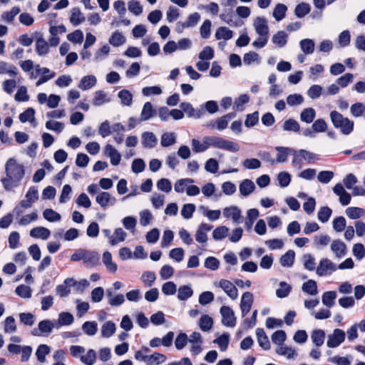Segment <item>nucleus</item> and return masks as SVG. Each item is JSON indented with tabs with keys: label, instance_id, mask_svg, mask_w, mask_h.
<instances>
[{
	"label": "nucleus",
	"instance_id": "2eb2a0df",
	"mask_svg": "<svg viewBox=\"0 0 365 365\" xmlns=\"http://www.w3.org/2000/svg\"><path fill=\"white\" fill-rule=\"evenodd\" d=\"M104 154L110 158L112 165H118L121 160V155L118 150L110 144H107L104 148Z\"/></svg>",
	"mask_w": 365,
	"mask_h": 365
},
{
	"label": "nucleus",
	"instance_id": "6e6d98bb",
	"mask_svg": "<svg viewBox=\"0 0 365 365\" xmlns=\"http://www.w3.org/2000/svg\"><path fill=\"white\" fill-rule=\"evenodd\" d=\"M213 324V320L211 317L207 314L201 316L199 321V326L202 331H208L211 329Z\"/></svg>",
	"mask_w": 365,
	"mask_h": 365
},
{
	"label": "nucleus",
	"instance_id": "20e7f679",
	"mask_svg": "<svg viewBox=\"0 0 365 365\" xmlns=\"http://www.w3.org/2000/svg\"><path fill=\"white\" fill-rule=\"evenodd\" d=\"M71 260L73 262L82 260L86 266L94 267L98 264L99 255L94 251L78 249L71 256Z\"/></svg>",
	"mask_w": 365,
	"mask_h": 365
},
{
	"label": "nucleus",
	"instance_id": "58836bf2",
	"mask_svg": "<svg viewBox=\"0 0 365 365\" xmlns=\"http://www.w3.org/2000/svg\"><path fill=\"white\" fill-rule=\"evenodd\" d=\"M155 114V111L153 108L151 103L147 102L144 104L141 113H140V120L145 121L150 119Z\"/></svg>",
	"mask_w": 365,
	"mask_h": 365
},
{
	"label": "nucleus",
	"instance_id": "473e14b6",
	"mask_svg": "<svg viewBox=\"0 0 365 365\" xmlns=\"http://www.w3.org/2000/svg\"><path fill=\"white\" fill-rule=\"evenodd\" d=\"M276 150L277 151V163H283L287 160L289 155L294 156V150L289 148L277 147Z\"/></svg>",
	"mask_w": 365,
	"mask_h": 365
},
{
	"label": "nucleus",
	"instance_id": "603ef678",
	"mask_svg": "<svg viewBox=\"0 0 365 365\" xmlns=\"http://www.w3.org/2000/svg\"><path fill=\"white\" fill-rule=\"evenodd\" d=\"M230 230L225 225L216 227L212 232V237L218 241L225 239L227 235Z\"/></svg>",
	"mask_w": 365,
	"mask_h": 365
},
{
	"label": "nucleus",
	"instance_id": "bf43d9fd",
	"mask_svg": "<svg viewBox=\"0 0 365 365\" xmlns=\"http://www.w3.org/2000/svg\"><path fill=\"white\" fill-rule=\"evenodd\" d=\"M125 41L126 39L125 36L118 31L113 33L112 36L109 38V43L115 47L123 45L125 43Z\"/></svg>",
	"mask_w": 365,
	"mask_h": 365
},
{
	"label": "nucleus",
	"instance_id": "a18cd8bd",
	"mask_svg": "<svg viewBox=\"0 0 365 365\" xmlns=\"http://www.w3.org/2000/svg\"><path fill=\"white\" fill-rule=\"evenodd\" d=\"M0 74H8L11 77L16 76V68L4 61H0Z\"/></svg>",
	"mask_w": 365,
	"mask_h": 365
},
{
	"label": "nucleus",
	"instance_id": "c85d7f7f",
	"mask_svg": "<svg viewBox=\"0 0 365 365\" xmlns=\"http://www.w3.org/2000/svg\"><path fill=\"white\" fill-rule=\"evenodd\" d=\"M102 261L108 271L111 273H115L118 269V265L113 261L112 255L110 252L106 251L103 254Z\"/></svg>",
	"mask_w": 365,
	"mask_h": 365
},
{
	"label": "nucleus",
	"instance_id": "423d86ee",
	"mask_svg": "<svg viewBox=\"0 0 365 365\" xmlns=\"http://www.w3.org/2000/svg\"><path fill=\"white\" fill-rule=\"evenodd\" d=\"M346 337V333L344 331L340 329H335L332 333L328 335L327 346L330 348L338 347L342 344Z\"/></svg>",
	"mask_w": 365,
	"mask_h": 365
},
{
	"label": "nucleus",
	"instance_id": "5701e85b",
	"mask_svg": "<svg viewBox=\"0 0 365 365\" xmlns=\"http://www.w3.org/2000/svg\"><path fill=\"white\" fill-rule=\"evenodd\" d=\"M29 235L31 237L46 240L51 235V231L44 227H36L30 230Z\"/></svg>",
	"mask_w": 365,
	"mask_h": 365
},
{
	"label": "nucleus",
	"instance_id": "ddd939ff",
	"mask_svg": "<svg viewBox=\"0 0 365 365\" xmlns=\"http://www.w3.org/2000/svg\"><path fill=\"white\" fill-rule=\"evenodd\" d=\"M38 199V191L34 187H31L27 191L25 199L22 200L19 205L23 208H29L32 206V205L37 201Z\"/></svg>",
	"mask_w": 365,
	"mask_h": 365
},
{
	"label": "nucleus",
	"instance_id": "b1692460",
	"mask_svg": "<svg viewBox=\"0 0 365 365\" xmlns=\"http://www.w3.org/2000/svg\"><path fill=\"white\" fill-rule=\"evenodd\" d=\"M111 99L108 93L103 91H97L94 93L92 103L94 106H101L110 102Z\"/></svg>",
	"mask_w": 365,
	"mask_h": 365
},
{
	"label": "nucleus",
	"instance_id": "3c124183",
	"mask_svg": "<svg viewBox=\"0 0 365 365\" xmlns=\"http://www.w3.org/2000/svg\"><path fill=\"white\" fill-rule=\"evenodd\" d=\"M302 289L309 295H316L318 293L317 282L313 279L304 282L302 284Z\"/></svg>",
	"mask_w": 365,
	"mask_h": 365
},
{
	"label": "nucleus",
	"instance_id": "39448f33",
	"mask_svg": "<svg viewBox=\"0 0 365 365\" xmlns=\"http://www.w3.org/2000/svg\"><path fill=\"white\" fill-rule=\"evenodd\" d=\"M6 173L7 176L21 181L25 174L24 168L15 159L10 158L6 163Z\"/></svg>",
	"mask_w": 365,
	"mask_h": 365
},
{
	"label": "nucleus",
	"instance_id": "a211bd4d",
	"mask_svg": "<svg viewBox=\"0 0 365 365\" xmlns=\"http://www.w3.org/2000/svg\"><path fill=\"white\" fill-rule=\"evenodd\" d=\"M334 192L339 196L342 205H347L351 202V195L348 193L341 183H337L333 188Z\"/></svg>",
	"mask_w": 365,
	"mask_h": 365
},
{
	"label": "nucleus",
	"instance_id": "052dcab7",
	"mask_svg": "<svg viewBox=\"0 0 365 365\" xmlns=\"http://www.w3.org/2000/svg\"><path fill=\"white\" fill-rule=\"evenodd\" d=\"M118 97L120 99V102L123 106H130L133 103V95L132 93L125 89L120 91Z\"/></svg>",
	"mask_w": 365,
	"mask_h": 365
},
{
	"label": "nucleus",
	"instance_id": "393cba45",
	"mask_svg": "<svg viewBox=\"0 0 365 365\" xmlns=\"http://www.w3.org/2000/svg\"><path fill=\"white\" fill-rule=\"evenodd\" d=\"M288 35L283 31H279L272 35L271 41L277 48H283L287 43Z\"/></svg>",
	"mask_w": 365,
	"mask_h": 365
},
{
	"label": "nucleus",
	"instance_id": "09e8293b",
	"mask_svg": "<svg viewBox=\"0 0 365 365\" xmlns=\"http://www.w3.org/2000/svg\"><path fill=\"white\" fill-rule=\"evenodd\" d=\"M128 11L133 15L138 16L143 14V7L140 1L136 0H130L128 2Z\"/></svg>",
	"mask_w": 365,
	"mask_h": 365
},
{
	"label": "nucleus",
	"instance_id": "c03bdc74",
	"mask_svg": "<svg viewBox=\"0 0 365 365\" xmlns=\"http://www.w3.org/2000/svg\"><path fill=\"white\" fill-rule=\"evenodd\" d=\"M336 298V293L334 291L326 292L322 294V304L327 308H331L334 305V301Z\"/></svg>",
	"mask_w": 365,
	"mask_h": 365
},
{
	"label": "nucleus",
	"instance_id": "f257e3e1",
	"mask_svg": "<svg viewBox=\"0 0 365 365\" xmlns=\"http://www.w3.org/2000/svg\"><path fill=\"white\" fill-rule=\"evenodd\" d=\"M253 28L258 37L252 42V46L257 49L264 48L268 42L269 28L266 18L257 16L252 21Z\"/></svg>",
	"mask_w": 365,
	"mask_h": 365
},
{
	"label": "nucleus",
	"instance_id": "1a4fd4ad",
	"mask_svg": "<svg viewBox=\"0 0 365 365\" xmlns=\"http://www.w3.org/2000/svg\"><path fill=\"white\" fill-rule=\"evenodd\" d=\"M336 270V265L330 259L324 258L320 260L319 265L317 267L316 272L318 276L323 277L331 274Z\"/></svg>",
	"mask_w": 365,
	"mask_h": 365
},
{
	"label": "nucleus",
	"instance_id": "0e129e2a",
	"mask_svg": "<svg viewBox=\"0 0 365 365\" xmlns=\"http://www.w3.org/2000/svg\"><path fill=\"white\" fill-rule=\"evenodd\" d=\"M166 357L160 353H154L151 355H148L145 358V363L148 364H155L158 365L160 364L165 361Z\"/></svg>",
	"mask_w": 365,
	"mask_h": 365
},
{
	"label": "nucleus",
	"instance_id": "f3484780",
	"mask_svg": "<svg viewBox=\"0 0 365 365\" xmlns=\"http://www.w3.org/2000/svg\"><path fill=\"white\" fill-rule=\"evenodd\" d=\"M253 302L254 297L251 292H246L242 294L240 302V309L242 317H245L250 311Z\"/></svg>",
	"mask_w": 365,
	"mask_h": 365
},
{
	"label": "nucleus",
	"instance_id": "aec40b11",
	"mask_svg": "<svg viewBox=\"0 0 365 365\" xmlns=\"http://www.w3.org/2000/svg\"><path fill=\"white\" fill-rule=\"evenodd\" d=\"M255 190V185L250 179L243 180L239 185V191L242 196L247 197Z\"/></svg>",
	"mask_w": 365,
	"mask_h": 365
},
{
	"label": "nucleus",
	"instance_id": "412c9836",
	"mask_svg": "<svg viewBox=\"0 0 365 365\" xmlns=\"http://www.w3.org/2000/svg\"><path fill=\"white\" fill-rule=\"evenodd\" d=\"M141 143L145 148H153L158 143V138L152 132H144L141 135Z\"/></svg>",
	"mask_w": 365,
	"mask_h": 365
},
{
	"label": "nucleus",
	"instance_id": "4468645a",
	"mask_svg": "<svg viewBox=\"0 0 365 365\" xmlns=\"http://www.w3.org/2000/svg\"><path fill=\"white\" fill-rule=\"evenodd\" d=\"M96 202L101 207L106 209L115 205L116 200L108 192H101L96 197Z\"/></svg>",
	"mask_w": 365,
	"mask_h": 365
},
{
	"label": "nucleus",
	"instance_id": "dca6fc26",
	"mask_svg": "<svg viewBox=\"0 0 365 365\" xmlns=\"http://www.w3.org/2000/svg\"><path fill=\"white\" fill-rule=\"evenodd\" d=\"M212 225L207 223L200 224L196 230L195 240L201 244H205L208 240L207 233L212 230Z\"/></svg>",
	"mask_w": 365,
	"mask_h": 365
},
{
	"label": "nucleus",
	"instance_id": "c9c22d12",
	"mask_svg": "<svg viewBox=\"0 0 365 365\" xmlns=\"http://www.w3.org/2000/svg\"><path fill=\"white\" fill-rule=\"evenodd\" d=\"M19 120L21 123L29 122L34 127L36 125L35 119V110L32 108H27L24 113L19 115Z\"/></svg>",
	"mask_w": 365,
	"mask_h": 365
},
{
	"label": "nucleus",
	"instance_id": "2f4dec72",
	"mask_svg": "<svg viewBox=\"0 0 365 365\" xmlns=\"http://www.w3.org/2000/svg\"><path fill=\"white\" fill-rule=\"evenodd\" d=\"M255 332L259 345L261 347H262L264 350L269 349L270 343L264 329L261 328H257Z\"/></svg>",
	"mask_w": 365,
	"mask_h": 365
},
{
	"label": "nucleus",
	"instance_id": "6e6552de",
	"mask_svg": "<svg viewBox=\"0 0 365 365\" xmlns=\"http://www.w3.org/2000/svg\"><path fill=\"white\" fill-rule=\"evenodd\" d=\"M215 285L221 288L231 299H236L238 297V290L232 282L227 279H221Z\"/></svg>",
	"mask_w": 365,
	"mask_h": 365
},
{
	"label": "nucleus",
	"instance_id": "7ed1b4c3",
	"mask_svg": "<svg viewBox=\"0 0 365 365\" xmlns=\"http://www.w3.org/2000/svg\"><path fill=\"white\" fill-rule=\"evenodd\" d=\"M330 118L334 128L339 129L344 135H349L354 130V121L344 117L339 112L334 110L330 113Z\"/></svg>",
	"mask_w": 365,
	"mask_h": 365
},
{
	"label": "nucleus",
	"instance_id": "bb28decb",
	"mask_svg": "<svg viewBox=\"0 0 365 365\" xmlns=\"http://www.w3.org/2000/svg\"><path fill=\"white\" fill-rule=\"evenodd\" d=\"M180 107L188 118L198 119L202 115V110H195L190 103H182Z\"/></svg>",
	"mask_w": 365,
	"mask_h": 365
},
{
	"label": "nucleus",
	"instance_id": "4d7b16f0",
	"mask_svg": "<svg viewBox=\"0 0 365 365\" xmlns=\"http://www.w3.org/2000/svg\"><path fill=\"white\" fill-rule=\"evenodd\" d=\"M316 116V112L312 108H307L304 109L300 114V120L307 123H310L313 121Z\"/></svg>",
	"mask_w": 365,
	"mask_h": 365
},
{
	"label": "nucleus",
	"instance_id": "680f3d73",
	"mask_svg": "<svg viewBox=\"0 0 365 365\" xmlns=\"http://www.w3.org/2000/svg\"><path fill=\"white\" fill-rule=\"evenodd\" d=\"M43 217L51 222H58L61 220V216L59 213L49 208L46 209L43 212Z\"/></svg>",
	"mask_w": 365,
	"mask_h": 365
},
{
	"label": "nucleus",
	"instance_id": "7c9ffc66",
	"mask_svg": "<svg viewBox=\"0 0 365 365\" xmlns=\"http://www.w3.org/2000/svg\"><path fill=\"white\" fill-rule=\"evenodd\" d=\"M126 237L127 233L123 230V229L121 227H118L114 230L112 237H110V240L109 241V243L112 246L116 245L119 242H124L125 240Z\"/></svg>",
	"mask_w": 365,
	"mask_h": 365
},
{
	"label": "nucleus",
	"instance_id": "5fc2aeb1",
	"mask_svg": "<svg viewBox=\"0 0 365 365\" xmlns=\"http://www.w3.org/2000/svg\"><path fill=\"white\" fill-rule=\"evenodd\" d=\"M259 215L258 210L252 208L247 212V221L245 223V227L247 230L251 229L254 222L257 219Z\"/></svg>",
	"mask_w": 365,
	"mask_h": 365
},
{
	"label": "nucleus",
	"instance_id": "c756f323",
	"mask_svg": "<svg viewBox=\"0 0 365 365\" xmlns=\"http://www.w3.org/2000/svg\"><path fill=\"white\" fill-rule=\"evenodd\" d=\"M287 6L284 4H277L272 11V16L276 21H281L283 20L287 11Z\"/></svg>",
	"mask_w": 365,
	"mask_h": 365
},
{
	"label": "nucleus",
	"instance_id": "9d476101",
	"mask_svg": "<svg viewBox=\"0 0 365 365\" xmlns=\"http://www.w3.org/2000/svg\"><path fill=\"white\" fill-rule=\"evenodd\" d=\"M223 215L227 219H231L234 224L238 225L242 222L241 210L235 205L226 207L222 210Z\"/></svg>",
	"mask_w": 365,
	"mask_h": 365
},
{
	"label": "nucleus",
	"instance_id": "13d9d810",
	"mask_svg": "<svg viewBox=\"0 0 365 365\" xmlns=\"http://www.w3.org/2000/svg\"><path fill=\"white\" fill-rule=\"evenodd\" d=\"M176 142V136L174 133H165L160 138V144L163 147H169Z\"/></svg>",
	"mask_w": 365,
	"mask_h": 365
},
{
	"label": "nucleus",
	"instance_id": "0eeeda50",
	"mask_svg": "<svg viewBox=\"0 0 365 365\" xmlns=\"http://www.w3.org/2000/svg\"><path fill=\"white\" fill-rule=\"evenodd\" d=\"M316 160H317V156L314 153H312L306 150H294V158L292 160V164L294 165L300 166V164L302 163V162L303 160L311 163Z\"/></svg>",
	"mask_w": 365,
	"mask_h": 365
},
{
	"label": "nucleus",
	"instance_id": "f8f14e48",
	"mask_svg": "<svg viewBox=\"0 0 365 365\" xmlns=\"http://www.w3.org/2000/svg\"><path fill=\"white\" fill-rule=\"evenodd\" d=\"M54 327L53 324L50 320L41 321L37 328H34L31 333L34 336H48Z\"/></svg>",
	"mask_w": 365,
	"mask_h": 365
},
{
	"label": "nucleus",
	"instance_id": "f03ea898",
	"mask_svg": "<svg viewBox=\"0 0 365 365\" xmlns=\"http://www.w3.org/2000/svg\"><path fill=\"white\" fill-rule=\"evenodd\" d=\"M202 141L203 142L204 146H205L206 150L210 147L225 150L232 153H236L240 150V147L237 143L222 137L205 136L203 138Z\"/></svg>",
	"mask_w": 365,
	"mask_h": 365
},
{
	"label": "nucleus",
	"instance_id": "e433bc0d",
	"mask_svg": "<svg viewBox=\"0 0 365 365\" xmlns=\"http://www.w3.org/2000/svg\"><path fill=\"white\" fill-rule=\"evenodd\" d=\"M295 252L293 250H288L279 258V263L283 267H291L294 262Z\"/></svg>",
	"mask_w": 365,
	"mask_h": 365
},
{
	"label": "nucleus",
	"instance_id": "6ab92c4d",
	"mask_svg": "<svg viewBox=\"0 0 365 365\" xmlns=\"http://www.w3.org/2000/svg\"><path fill=\"white\" fill-rule=\"evenodd\" d=\"M330 248L337 258L343 257L346 253V244L339 240H334L331 244Z\"/></svg>",
	"mask_w": 365,
	"mask_h": 365
},
{
	"label": "nucleus",
	"instance_id": "774afa93",
	"mask_svg": "<svg viewBox=\"0 0 365 365\" xmlns=\"http://www.w3.org/2000/svg\"><path fill=\"white\" fill-rule=\"evenodd\" d=\"M122 224L127 230L133 234L135 231L137 220L134 217L127 216L122 220Z\"/></svg>",
	"mask_w": 365,
	"mask_h": 365
},
{
	"label": "nucleus",
	"instance_id": "e2e57ef3",
	"mask_svg": "<svg viewBox=\"0 0 365 365\" xmlns=\"http://www.w3.org/2000/svg\"><path fill=\"white\" fill-rule=\"evenodd\" d=\"M303 264L306 269L309 271H314L317 269V263L314 257L310 254H306L302 257Z\"/></svg>",
	"mask_w": 365,
	"mask_h": 365
},
{
	"label": "nucleus",
	"instance_id": "338daca9",
	"mask_svg": "<svg viewBox=\"0 0 365 365\" xmlns=\"http://www.w3.org/2000/svg\"><path fill=\"white\" fill-rule=\"evenodd\" d=\"M193 291L190 286L183 285L179 287L178 298L180 300L185 301L192 296Z\"/></svg>",
	"mask_w": 365,
	"mask_h": 365
},
{
	"label": "nucleus",
	"instance_id": "cd10ccee",
	"mask_svg": "<svg viewBox=\"0 0 365 365\" xmlns=\"http://www.w3.org/2000/svg\"><path fill=\"white\" fill-rule=\"evenodd\" d=\"M97 83V79L93 75L83 76L79 83L78 88L83 91H86L93 88Z\"/></svg>",
	"mask_w": 365,
	"mask_h": 365
},
{
	"label": "nucleus",
	"instance_id": "a878e982",
	"mask_svg": "<svg viewBox=\"0 0 365 365\" xmlns=\"http://www.w3.org/2000/svg\"><path fill=\"white\" fill-rule=\"evenodd\" d=\"M276 353L280 356H284L287 359H294L297 356L294 349L284 344L276 348Z\"/></svg>",
	"mask_w": 365,
	"mask_h": 365
},
{
	"label": "nucleus",
	"instance_id": "79ce46f5",
	"mask_svg": "<svg viewBox=\"0 0 365 365\" xmlns=\"http://www.w3.org/2000/svg\"><path fill=\"white\" fill-rule=\"evenodd\" d=\"M325 336L326 334L324 330L315 329L312 332L311 339L317 346H321L324 342Z\"/></svg>",
	"mask_w": 365,
	"mask_h": 365
},
{
	"label": "nucleus",
	"instance_id": "8fccbe9b",
	"mask_svg": "<svg viewBox=\"0 0 365 365\" xmlns=\"http://www.w3.org/2000/svg\"><path fill=\"white\" fill-rule=\"evenodd\" d=\"M81 361L86 365H93L96 361V351L90 349L81 357Z\"/></svg>",
	"mask_w": 365,
	"mask_h": 365
},
{
	"label": "nucleus",
	"instance_id": "69168bd1",
	"mask_svg": "<svg viewBox=\"0 0 365 365\" xmlns=\"http://www.w3.org/2000/svg\"><path fill=\"white\" fill-rule=\"evenodd\" d=\"M17 327L15 319L11 317H7L4 322V330L5 333L11 334L16 331Z\"/></svg>",
	"mask_w": 365,
	"mask_h": 365
},
{
	"label": "nucleus",
	"instance_id": "a19ab883",
	"mask_svg": "<svg viewBox=\"0 0 365 365\" xmlns=\"http://www.w3.org/2000/svg\"><path fill=\"white\" fill-rule=\"evenodd\" d=\"M83 331L89 336H94L98 331V324L95 321H87L82 324Z\"/></svg>",
	"mask_w": 365,
	"mask_h": 365
},
{
	"label": "nucleus",
	"instance_id": "4c0bfd02",
	"mask_svg": "<svg viewBox=\"0 0 365 365\" xmlns=\"http://www.w3.org/2000/svg\"><path fill=\"white\" fill-rule=\"evenodd\" d=\"M153 220V216L149 210L144 209L139 212V222L141 226L146 227L150 225Z\"/></svg>",
	"mask_w": 365,
	"mask_h": 365
},
{
	"label": "nucleus",
	"instance_id": "f704fd0d",
	"mask_svg": "<svg viewBox=\"0 0 365 365\" xmlns=\"http://www.w3.org/2000/svg\"><path fill=\"white\" fill-rule=\"evenodd\" d=\"M85 16L83 15L80 9L75 7L71 11L70 22L74 26H77L85 21Z\"/></svg>",
	"mask_w": 365,
	"mask_h": 365
},
{
	"label": "nucleus",
	"instance_id": "4be33fe9",
	"mask_svg": "<svg viewBox=\"0 0 365 365\" xmlns=\"http://www.w3.org/2000/svg\"><path fill=\"white\" fill-rule=\"evenodd\" d=\"M117 329L115 324L112 321L104 322L101 327V334L103 338H110Z\"/></svg>",
	"mask_w": 365,
	"mask_h": 365
},
{
	"label": "nucleus",
	"instance_id": "72a5a7b5",
	"mask_svg": "<svg viewBox=\"0 0 365 365\" xmlns=\"http://www.w3.org/2000/svg\"><path fill=\"white\" fill-rule=\"evenodd\" d=\"M194 182V180L191 178H183L178 180L174 185V190L178 193L186 192L188 189L190 184Z\"/></svg>",
	"mask_w": 365,
	"mask_h": 365
},
{
	"label": "nucleus",
	"instance_id": "de8ad7c7",
	"mask_svg": "<svg viewBox=\"0 0 365 365\" xmlns=\"http://www.w3.org/2000/svg\"><path fill=\"white\" fill-rule=\"evenodd\" d=\"M48 43L43 38H39L36 42V51L39 56H44L48 53Z\"/></svg>",
	"mask_w": 365,
	"mask_h": 365
},
{
	"label": "nucleus",
	"instance_id": "9b49d317",
	"mask_svg": "<svg viewBox=\"0 0 365 365\" xmlns=\"http://www.w3.org/2000/svg\"><path fill=\"white\" fill-rule=\"evenodd\" d=\"M220 314L222 315V323L230 327H234L236 324V317L234 311L227 306H222L220 308Z\"/></svg>",
	"mask_w": 365,
	"mask_h": 365
},
{
	"label": "nucleus",
	"instance_id": "864d4df0",
	"mask_svg": "<svg viewBox=\"0 0 365 365\" xmlns=\"http://www.w3.org/2000/svg\"><path fill=\"white\" fill-rule=\"evenodd\" d=\"M291 290L292 287L290 284L285 282H281L276 290V295L279 298H285L289 294Z\"/></svg>",
	"mask_w": 365,
	"mask_h": 365
},
{
	"label": "nucleus",
	"instance_id": "ea45409f",
	"mask_svg": "<svg viewBox=\"0 0 365 365\" xmlns=\"http://www.w3.org/2000/svg\"><path fill=\"white\" fill-rule=\"evenodd\" d=\"M346 215L351 220H358L365 215V210L358 207H349L345 210Z\"/></svg>",
	"mask_w": 365,
	"mask_h": 365
},
{
	"label": "nucleus",
	"instance_id": "37998d69",
	"mask_svg": "<svg viewBox=\"0 0 365 365\" xmlns=\"http://www.w3.org/2000/svg\"><path fill=\"white\" fill-rule=\"evenodd\" d=\"M215 36L217 40H229L233 37V31L227 27L221 26L217 29Z\"/></svg>",
	"mask_w": 365,
	"mask_h": 365
},
{
	"label": "nucleus",
	"instance_id": "49530a36",
	"mask_svg": "<svg viewBox=\"0 0 365 365\" xmlns=\"http://www.w3.org/2000/svg\"><path fill=\"white\" fill-rule=\"evenodd\" d=\"M301 50L305 54H312L315 48V43L312 39L305 38L299 42Z\"/></svg>",
	"mask_w": 365,
	"mask_h": 365
}]
</instances>
